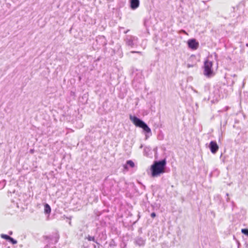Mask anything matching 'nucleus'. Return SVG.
Listing matches in <instances>:
<instances>
[{
    "label": "nucleus",
    "mask_w": 248,
    "mask_h": 248,
    "mask_svg": "<svg viewBox=\"0 0 248 248\" xmlns=\"http://www.w3.org/2000/svg\"><path fill=\"white\" fill-rule=\"evenodd\" d=\"M166 164L167 162L165 159L154 161L151 166L152 176L155 177L164 173Z\"/></svg>",
    "instance_id": "f257e3e1"
},
{
    "label": "nucleus",
    "mask_w": 248,
    "mask_h": 248,
    "mask_svg": "<svg viewBox=\"0 0 248 248\" xmlns=\"http://www.w3.org/2000/svg\"><path fill=\"white\" fill-rule=\"evenodd\" d=\"M129 119L133 124L137 127L141 128L145 134L146 139L152 135L150 128L143 121L135 115H129Z\"/></svg>",
    "instance_id": "f03ea898"
},
{
    "label": "nucleus",
    "mask_w": 248,
    "mask_h": 248,
    "mask_svg": "<svg viewBox=\"0 0 248 248\" xmlns=\"http://www.w3.org/2000/svg\"><path fill=\"white\" fill-rule=\"evenodd\" d=\"M131 74L133 77L132 85L136 89L140 88V84L143 81V75L140 70L133 68Z\"/></svg>",
    "instance_id": "7ed1b4c3"
},
{
    "label": "nucleus",
    "mask_w": 248,
    "mask_h": 248,
    "mask_svg": "<svg viewBox=\"0 0 248 248\" xmlns=\"http://www.w3.org/2000/svg\"><path fill=\"white\" fill-rule=\"evenodd\" d=\"M213 63L209 60H206L204 62V75L207 77H211L214 76V73L212 68Z\"/></svg>",
    "instance_id": "20e7f679"
},
{
    "label": "nucleus",
    "mask_w": 248,
    "mask_h": 248,
    "mask_svg": "<svg viewBox=\"0 0 248 248\" xmlns=\"http://www.w3.org/2000/svg\"><path fill=\"white\" fill-rule=\"evenodd\" d=\"M126 45L132 47L138 46V38L137 37L132 35H126L125 38Z\"/></svg>",
    "instance_id": "39448f33"
},
{
    "label": "nucleus",
    "mask_w": 248,
    "mask_h": 248,
    "mask_svg": "<svg viewBox=\"0 0 248 248\" xmlns=\"http://www.w3.org/2000/svg\"><path fill=\"white\" fill-rule=\"evenodd\" d=\"M59 239V235L57 232H54L49 236H46V240H47V243L50 246V244L53 245L57 243Z\"/></svg>",
    "instance_id": "423d86ee"
},
{
    "label": "nucleus",
    "mask_w": 248,
    "mask_h": 248,
    "mask_svg": "<svg viewBox=\"0 0 248 248\" xmlns=\"http://www.w3.org/2000/svg\"><path fill=\"white\" fill-rule=\"evenodd\" d=\"M187 44L188 47L192 50L197 49L199 46V43L194 38L189 39Z\"/></svg>",
    "instance_id": "0eeeda50"
},
{
    "label": "nucleus",
    "mask_w": 248,
    "mask_h": 248,
    "mask_svg": "<svg viewBox=\"0 0 248 248\" xmlns=\"http://www.w3.org/2000/svg\"><path fill=\"white\" fill-rule=\"evenodd\" d=\"M208 147L211 152L213 154H216L219 149V146L217 145V142L214 140L211 141L210 142L208 145Z\"/></svg>",
    "instance_id": "6e6552de"
},
{
    "label": "nucleus",
    "mask_w": 248,
    "mask_h": 248,
    "mask_svg": "<svg viewBox=\"0 0 248 248\" xmlns=\"http://www.w3.org/2000/svg\"><path fill=\"white\" fill-rule=\"evenodd\" d=\"M96 41L100 46H105L107 45V40L104 36H99L97 37Z\"/></svg>",
    "instance_id": "1a4fd4ad"
},
{
    "label": "nucleus",
    "mask_w": 248,
    "mask_h": 248,
    "mask_svg": "<svg viewBox=\"0 0 248 248\" xmlns=\"http://www.w3.org/2000/svg\"><path fill=\"white\" fill-rule=\"evenodd\" d=\"M130 7L132 10H136L140 5L139 0H129Z\"/></svg>",
    "instance_id": "9d476101"
},
{
    "label": "nucleus",
    "mask_w": 248,
    "mask_h": 248,
    "mask_svg": "<svg viewBox=\"0 0 248 248\" xmlns=\"http://www.w3.org/2000/svg\"><path fill=\"white\" fill-rule=\"evenodd\" d=\"M135 243L139 246H143L145 245V239L140 236L137 237L135 239Z\"/></svg>",
    "instance_id": "9b49d317"
},
{
    "label": "nucleus",
    "mask_w": 248,
    "mask_h": 248,
    "mask_svg": "<svg viewBox=\"0 0 248 248\" xmlns=\"http://www.w3.org/2000/svg\"><path fill=\"white\" fill-rule=\"evenodd\" d=\"M126 183L124 180H120L117 182V186L119 190H124L126 188Z\"/></svg>",
    "instance_id": "f8f14e48"
},
{
    "label": "nucleus",
    "mask_w": 248,
    "mask_h": 248,
    "mask_svg": "<svg viewBox=\"0 0 248 248\" xmlns=\"http://www.w3.org/2000/svg\"><path fill=\"white\" fill-rule=\"evenodd\" d=\"M134 167H135V164H134V162L131 160H127L126 161L125 164H124V169L125 170H128L129 167L133 168Z\"/></svg>",
    "instance_id": "ddd939ff"
},
{
    "label": "nucleus",
    "mask_w": 248,
    "mask_h": 248,
    "mask_svg": "<svg viewBox=\"0 0 248 248\" xmlns=\"http://www.w3.org/2000/svg\"><path fill=\"white\" fill-rule=\"evenodd\" d=\"M51 210L50 206L47 203H45V204L44 205L45 213L46 214H49L51 212Z\"/></svg>",
    "instance_id": "4468645a"
},
{
    "label": "nucleus",
    "mask_w": 248,
    "mask_h": 248,
    "mask_svg": "<svg viewBox=\"0 0 248 248\" xmlns=\"http://www.w3.org/2000/svg\"><path fill=\"white\" fill-rule=\"evenodd\" d=\"M86 238L89 241H93L94 243H96L97 244H99V243H98L97 240L95 238L94 236H91L89 235L86 237Z\"/></svg>",
    "instance_id": "2eb2a0df"
},
{
    "label": "nucleus",
    "mask_w": 248,
    "mask_h": 248,
    "mask_svg": "<svg viewBox=\"0 0 248 248\" xmlns=\"http://www.w3.org/2000/svg\"><path fill=\"white\" fill-rule=\"evenodd\" d=\"M6 181L5 180L3 179L1 181H0V189H2L4 188L5 186L6 185Z\"/></svg>",
    "instance_id": "dca6fc26"
},
{
    "label": "nucleus",
    "mask_w": 248,
    "mask_h": 248,
    "mask_svg": "<svg viewBox=\"0 0 248 248\" xmlns=\"http://www.w3.org/2000/svg\"><path fill=\"white\" fill-rule=\"evenodd\" d=\"M241 232L243 234L248 236V229H242L241 230Z\"/></svg>",
    "instance_id": "f3484780"
},
{
    "label": "nucleus",
    "mask_w": 248,
    "mask_h": 248,
    "mask_svg": "<svg viewBox=\"0 0 248 248\" xmlns=\"http://www.w3.org/2000/svg\"><path fill=\"white\" fill-rule=\"evenodd\" d=\"M1 237L7 241H9L10 236L7 234H1Z\"/></svg>",
    "instance_id": "a211bd4d"
},
{
    "label": "nucleus",
    "mask_w": 248,
    "mask_h": 248,
    "mask_svg": "<svg viewBox=\"0 0 248 248\" xmlns=\"http://www.w3.org/2000/svg\"><path fill=\"white\" fill-rule=\"evenodd\" d=\"M8 241L11 243L12 244H16L17 243V241L14 239L13 238L11 237V236Z\"/></svg>",
    "instance_id": "6ab92c4d"
},
{
    "label": "nucleus",
    "mask_w": 248,
    "mask_h": 248,
    "mask_svg": "<svg viewBox=\"0 0 248 248\" xmlns=\"http://www.w3.org/2000/svg\"><path fill=\"white\" fill-rule=\"evenodd\" d=\"M227 83L228 84H230L231 86H232L233 84L235 83V80H232L231 82H230V79H228V80L227 81Z\"/></svg>",
    "instance_id": "aec40b11"
},
{
    "label": "nucleus",
    "mask_w": 248,
    "mask_h": 248,
    "mask_svg": "<svg viewBox=\"0 0 248 248\" xmlns=\"http://www.w3.org/2000/svg\"><path fill=\"white\" fill-rule=\"evenodd\" d=\"M158 139L160 140H162L163 139V135L162 134H160L158 135Z\"/></svg>",
    "instance_id": "412c9836"
},
{
    "label": "nucleus",
    "mask_w": 248,
    "mask_h": 248,
    "mask_svg": "<svg viewBox=\"0 0 248 248\" xmlns=\"http://www.w3.org/2000/svg\"><path fill=\"white\" fill-rule=\"evenodd\" d=\"M151 217L152 218L155 217H156V214L155 212L152 213L151 214Z\"/></svg>",
    "instance_id": "4be33fe9"
},
{
    "label": "nucleus",
    "mask_w": 248,
    "mask_h": 248,
    "mask_svg": "<svg viewBox=\"0 0 248 248\" xmlns=\"http://www.w3.org/2000/svg\"><path fill=\"white\" fill-rule=\"evenodd\" d=\"M226 196H227V198H226V200L227 202H229L230 201V198L228 197V196H229V194H228V193H227L226 194Z\"/></svg>",
    "instance_id": "5701e85b"
},
{
    "label": "nucleus",
    "mask_w": 248,
    "mask_h": 248,
    "mask_svg": "<svg viewBox=\"0 0 248 248\" xmlns=\"http://www.w3.org/2000/svg\"><path fill=\"white\" fill-rule=\"evenodd\" d=\"M44 248H56L55 247H50V246H48V245H47Z\"/></svg>",
    "instance_id": "b1692460"
},
{
    "label": "nucleus",
    "mask_w": 248,
    "mask_h": 248,
    "mask_svg": "<svg viewBox=\"0 0 248 248\" xmlns=\"http://www.w3.org/2000/svg\"><path fill=\"white\" fill-rule=\"evenodd\" d=\"M232 210H233V208H234V206H235L234 202L232 201Z\"/></svg>",
    "instance_id": "393cba45"
},
{
    "label": "nucleus",
    "mask_w": 248,
    "mask_h": 248,
    "mask_svg": "<svg viewBox=\"0 0 248 248\" xmlns=\"http://www.w3.org/2000/svg\"><path fill=\"white\" fill-rule=\"evenodd\" d=\"M34 149H31V150H30V153L31 154H33V153H34Z\"/></svg>",
    "instance_id": "a878e982"
},
{
    "label": "nucleus",
    "mask_w": 248,
    "mask_h": 248,
    "mask_svg": "<svg viewBox=\"0 0 248 248\" xmlns=\"http://www.w3.org/2000/svg\"><path fill=\"white\" fill-rule=\"evenodd\" d=\"M187 67L188 68H189V67H193V65H191V64H187Z\"/></svg>",
    "instance_id": "bb28decb"
},
{
    "label": "nucleus",
    "mask_w": 248,
    "mask_h": 248,
    "mask_svg": "<svg viewBox=\"0 0 248 248\" xmlns=\"http://www.w3.org/2000/svg\"><path fill=\"white\" fill-rule=\"evenodd\" d=\"M129 31V30H127V31H124V33H127Z\"/></svg>",
    "instance_id": "cd10ccee"
},
{
    "label": "nucleus",
    "mask_w": 248,
    "mask_h": 248,
    "mask_svg": "<svg viewBox=\"0 0 248 248\" xmlns=\"http://www.w3.org/2000/svg\"><path fill=\"white\" fill-rule=\"evenodd\" d=\"M231 76H232L233 77H236V75L235 74H233V75H231Z\"/></svg>",
    "instance_id": "c85d7f7f"
},
{
    "label": "nucleus",
    "mask_w": 248,
    "mask_h": 248,
    "mask_svg": "<svg viewBox=\"0 0 248 248\" xmlns=\"http://www.w3.org/2000/svg\"><path fill=\"white\" fill-rule=\"evenodd\" d=\"M219 88H220V90H219V92L220 91L221 92H222L221 90H222V88L221 87H220Z\"/></svg>",
    "instance_id": "c756f323"
},
{
    "label": "nucleus",
    "mask_w": 248,
    "mask_h": 248,
    "mask_svg": "<svg viewBox=\"0 0 248 248\" xmlns=\"http://www.w3.org/2000/svg\"><path fill=\"white\" fill-rule=\"evenodd\" d=\"M9 234L10 235H12V232H11V231L9 232Z\"/></svg>",
    "instance_id": "7c9ffc66"
},
{
    "label": "nucleus",
    "mask_w": 248,
    "mask_h": 248,
    "mask_svg": "<svg viewBox=\"0 0 248 248\" xmlns=\"http://www.w3.org/2000/svg\"><path fill=\"white\" fill-rule=\"evenodd\" d=\"M142 147H143L142 144H141V145L140 147V148L141 149L142 148Z\"/></svg>",
    "instance_id": "2f4dec72"
},
{
    "label": "nucleus",
    "mask_w": 248,
    "mask_h": 248,
    "mask_svg": "<svg viewBox=\"0 0 248 248\" xmlns=\"http://www.w3.org/2000/svg\"><path fill=\"white\" fill-rule=\"evenodd\" d=\"M132 53H135V52H136V53H140V52H139V51H137V52L132 51Z\"/></svg>",
    "instance_id": "473e14b6"
},
{
    "label": "nucleus",
    "mask_w": 248,
    "mask_h": 248,
    "mask_svg": "<svg viewBox=\"0 0 248 248\" xmlns=\"http://www.w3.org/2000/svg\"><path fill=\"white\" fill-rule=\"evenodd\" d=\"M225 84H223V87H225Z\"/></svg>",
    "instance_id": "72a5a7b5"
},
{
    "label": "nucleus",
    "mask_w": 248,
    "mask_h": 248,
    "mask_svg": "<svg viewBox=\"0 0 248 248\" xmlns=\"http://www.w3.org/2000/svg\"><path fill=\"white\" fill-rule=\"evenodd\" d=\"M145 151H146V149H144V152H145Z\"/></svg>",
    "instance_id": "f704fd0d"
}]
</instances>
